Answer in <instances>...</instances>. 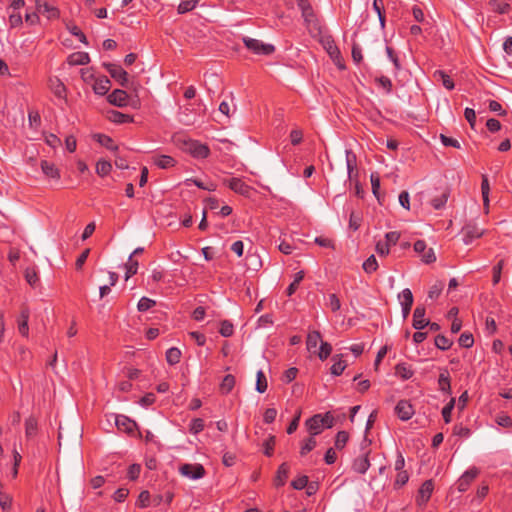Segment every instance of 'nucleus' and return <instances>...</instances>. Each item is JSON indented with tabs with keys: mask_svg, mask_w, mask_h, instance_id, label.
I'll return each instance as SVG.
<instances>
[{
	"mask_svg": "<svg viewBox=\"0 0 512 512\" xmlns=\"http://www.w3.org/2000/svg\"><path fill=\"white\" fill-rule=\"evenodd\" d=\"M235 385V378L232 375H226L224 379L222 380V383L220 385V390L222 393H228L230 392Z\"/></svg>",
	"mask_w": 512,
	"mask_h": 512,
	"instance_id": "nucleus-33",
	"label": "nucleus"
},
{
	"mask_svg": "<svg viewBox=\"0 0 512 512\" xmlns=\"http://www.w3.org/2000/svg\"><path fill=\"white\" fill-rule=\"evenodd\" d=\"M303 278H304V272H303V271H300V272H298V273H296V274H295L294 281H293V282L289 285V287L287 288V294H288L289 296H290V295H292V294L296 291V289H297V287H298V285H299L300 281H301Z\"/></svg>",
	"mask_w": 512,
	"mask_h": 512,
	"instance_id": "nucleus-43",
	"label": "nucleus"
},
{
	"mask_svg": "<svg viewBox=\"0 0 512 512\" xmlns=\"http://www.w3.org/2000/svg\"><path fill=\"white\" fill-rule=\"evenodd\" d=\"M504 266V261L500 260L493 268V284H497L501 279V273Z\"/></svg>",
	"mask_w": 512,
	"mask_h": 512,
	"instance_id": "nucleus-51",
	"label": "nucleus"
},
{
	"mask_svg": "<svg viewBox=\"0 0 512 512\" xmlns=\"http://www.w3.org/2000/svg\"><path fill=\"white\" fill-rule=\"evenodd\" d=\"M289 467L286 463H283L280 465L277 475L275 477V485L276 486H282L284 485L286 478L288 476Z\"/></svg>",
	"mask_w": 512,
	"mask_h": 512,
	"instance_id": "nucleus-25",
	"label": "nucleus"
},
{
	"mask_svg": "<svg viewBox=\"0 0 512 512\" xmlns=\"http://www.w3.org/2000/svg\"><path fill=\"white\" fill-rule=\"evenodd\" d=\"M317 445V442L316 440L314 439V436L311 435L310 438H308L305 443L303 444V446L301 447V450H300V453L301 455H305L306 453L310 452L311 450H313Z\"/></svg>",
	"mask_w": 512,
	"mask_h": 512,
	"instance_id": "nucleus-45",
	"label": "nucleus"
},
{
	"mask_svg": "<svg viewBox=\"0 0 512 512\" xmlns=\"http://www.w3.org/2000/svg\"><path fill=\"white\" fill-rule=\"evenodd\" d=\"M298 7L302 12V17L306 23V26L312 35H318L321 33V26L316 19L313 9L307 0H297Z\"/></svg>",
	"mask_w": 512,
	"mask_h": 512,
	"instance_id": "nucleus-2",
	"label": "nucleus"
},
{
	"mask_svg": "<svg viewBox=\"0 0 512 512\" xmlns=\"http://www.w3.org/2000/svg\"><path fill=\"white\" fill-rule=\"evenodd\" d=\"M308 431L312 436H315L322 432L325 428L322 420V414H316L306 421Z\"/></svg>",
	"mask_w": 512,
	"mask_h": 512,
	"instance_id": "nucleus-9",
	"label": "nucleus"
},
{
	"mask_svg": "<svg viewBox=\"0 0 512 512\" xmlns=\"http://www.w3.org/2000/svg\"><path fill=\"white\" fill-rule=\"evenodd\" d=\"M465 118L469 122L470 126L473 128L476 122V114L472 108H466L464 111Z\"/></svg>",
	"mask_w": 512,
	"mask_h": 512,
	"instance_id": "nucleus-64",
	"label": "nucleus"
},
{
	"mask_svg": "<svg viewBox=\"0 0 512 512\" xmlns=\"http://www.w3.org/2000/svg\"><path fill=\"white\" fill-rule=\"evenodd\" d=\"M155 304L156 302L154 300L147 297H142L138 302L137 309L140 312H145L155 306Z\"/></svg>",
	"mask_w": 512,
	"mask_h": 512,
	"instance_id": "nucleus-40",
	"label": "nucleus"
},
{
	"mask_svg": "<svg viewBox=\"0 0 512 512\" xmlns=\"http://www.w3.org/2000/svg\"><path fill=\"white\" fill-rule=\"evenodd\" d=\"M432 492H433L432 481L431 480L425 481L419 490V495L417 498L419 505H424L429 500Z\"/></svg>",
	"mask_w": 512,
	"mask_h": 512,
	"instance_id": "nucleus-14",
	"label": "nucleus"
},
{
	"mask_svg": "<svg viewBox=\"0 0 512 512\" xmlns=\"http://www.w3.org/2000/svg\"><path fill=\"white\" fill-rule=\"evenodd\" d=\"M115 425L119 430H122L126 433H132L136 428V423L124 415H117L115 417Z\"/></svg>",
	"mask_w": 512,
	"mask_h": 512,
	"instance_id": "nucleus-10",
	"label": "nucleus"
},
{
	"mask_svg": "<svg viewBox=\"0 0 512 512\" xmlns=\"http://www.w3.org/2000/svg\"><path fill=\"white\" fill-rule=\"evenodd\" d=\"M110 88V80L108 78H103L97 80L94 84V91L99 95H104L108 92Z\"/></svg>",
	"mask_w": 512,
	"mask_h": 512,
	"instance_id": "nucleus-28",
	"label": "nucleus"
},
{
	"mask_svg": "<svg viewBox=\"0 0 512 512\" xmlns=\"http://www.w3.org/2000/svg\"><path fill=\"white\" fill-rule=\"evenodd\" d=\"M126 275L125 279L128 280L132 275L137 273L138 269V261L132 258V255L129 256L127 263L125 264Z\"/></svg>",
	"mask_w": 512,
	"mask_h": 512,
	"instance_id": "nucleus-31",
	"label": "nucleus"
},
{
	"mask_svg": "<svg viewBox=\"0 0 512 512\" xmlns=\"http://www.w3.org/2000/svg\"><path fill=\"white\" fill-rule=\"evenodd\" d=\"M37 12L43 14L48 19H55L59 16V11L56 7L48 3H37Z\"/></svg>",
	"mask_w": 512,
	"mask_h": 512,
	"instance_id": "nucleus-17",
	"label": "nucleus"
},
{
	"mask_svg": "<svg viewBox=\"0 0 512 512\" xmlns=\"http://www.w3.org/2000/svg\"><path fill=\"white\" fill-rule=\"evenodd\" d=\"M154 163L162 169H167L175 165V160L168 155H162L154 160Z\"/></svg>",
	"mask_w": 512,
	"mask_h": 512,
	"instance_id": "nucleus-27",
	"label": "nucleus"
},
{
	"mask_svg": "<svg viewBox=\"0 0 512 512\" xmlns=\"http://www.w3.org/2000/svg\"><path fill=\"white\" fill-rule=\"evenodd\" d=\"M328 306L333 310L337 311L340 309L341 304L339 298L335 294H330L328 297Z\"/></svg>",
	"mask_w": 512,
	"mask_h": 512,
	"instance_id": "nucleus-59",
	"label": "nucleus"
},
{
	"mask_svg": "<svg viewBox=\"0 0 512 512\" xmlns=\"http://www.w3.org/2000/svg\"><path fill=\"white\" fill-rule=\"evenodd\" d=\"M141 471V466L139 464H132L128 469V477L131 480H135L138 478Z\"/></svg>",
	"mask_w": 512,
	"mask_h": 512,
	"instance_id": "nucleus-61",
	"label": "nucleus"
},
{
	"mask_svg": "<svg viewBox=\"0 0 512 512\" xmlns=\"http://www.w3.org/2000/svg\"><path fill=\"white\" fill-rule=\"evenodd\" d=\"M442 289H443L442 282H438V283L434 284L428 292V297L430 299L437 298L441 294Z\"/></svg>",
	"mask_w": 512,
	"mask_h": 512,
	"instance_id": "nucleus-52",
	"label": "nucleus"
},
{
	"mask_svg": "<svg viewBox=\"0 0 512 512\" xmlns=\"http://www.w3.org/2000/svg\"><path fill=\"white\" fill-rule=\"evenodd\" d=\"M378 267L377 260L374 255H371L364 263H363V269L367 273L374 272Z\"/></svg>",
	"mask_w": 512,
	"mask_h": 512,
	"instance_id": "nucleus-42",
	"label": "nucleus"
},
{
	"mask_svg": "<svg viewBox=\"0 0 512 512\" xmlns=\"http://www.w3.org/2000/svg\"><path fill=\"white\" fill-rule=\"evenodd\" d=\"M127 97L124 90L116 89L108 96V101L115 106L122 107L126 105Z\"/></svg>",
	"mask_w": 512,
	"mask_h": 512,
	"instance_id": "nucleus-16",
	"label": "nucleus"
},
{
	"mask_svg": "<svg viewBox=\"0 0 512 512\" xmlns=\"http://www.w3.org/2000/svg\"><path fill=\"white\" fill-rule=\"evenodd\" d=\"M204 428V421L200 418H196L192 421L190 431L194 434L201 432Z\"/></svg>",
	"mask_w": 512,
	"mask_h": 512,
	"instance_id": "nucleus-54",
	"label": "nucleus"
},
{
	"mask_svg": "<svg viewBox=\"0 0 512 512\" xmlns=\"http://www.w3.org/2000/svg\"><path fill=\"white\" fill-rule=\"evenodd\" d=\"M422 260L427 264L435 262L436 255L434 253V250L432 248L426 249L425 252L422 254Z\"/></svg>",
	"mask_w": 512,
	"mask_h": 512,
	"instance_id": "nucleus-58",
	"label": "nucleus"
},
{
	"mask_svg": "<svg viewBox=\"0 0 512 512\" xmlns=\"http://www.w3.org/2000/svg\"><path fill=\"white\" fill-rule=\"evenodd\" d=\"M463 232L465 234V237L463 239L465 244H469L472 241V239L479 238L484 234V230L472 224H467L463 228Z\"/></svg>",
	"mask_w": 512,
	"mask_h": 512,
	"instance_id": "nucleus-13",
	"label": "nucleus"
},
{
	"mask_svg": "<svg viewBox=\"0 0 512 512\" xmlns=\"http://www.w3.org/2000/svg\"><path fill=\"white\" fill-rule=\"evenodd\" d=\"M369 451H367L362 456L356 458L353 462V470L357 473L364 474L370 467V462L368 459Z\"/></svg>",
	"mask_w": 512,
	"mask_h": 512,
	"instance_id": "nucleus-15",
	"label": "nucleus"
},
{
	"mask_svg": "<svg viewBox=\"0 0 512 512\" xmlns=\"http://www.w3.org/2000/svg\"><path fill=\"white\" fill-rule=\"evenodd\" d=\"M360 224H361V217L358 214H356L355 212H352L350 214L349 227L352 228L353 230H357L360 227Z\"/></svg>",
	"mask_w": 512,
	"mask_h": 512,
	"instance_id": "nucleus-56",
	"label": "nucleus"
},
{
	"mask_svg": "<svg viewBox=\"0 0 512 512\" xmlns=\"http://www.w3.org/2000/svg\"><path fill=\"white\" fill-rule=\"evenodd\" d=\"M173 141L182 151L191 154L193 157L206 158L209 155L210 150L208 146L198 141L184 136H175Z\"/></svg>",
	"mask_w": 512,
	"mask_h": 512,
	"instance_id": "nucleus-1",
	"label": "nucleus"
},
{
	"mask_svg": "<svg viewBox=\"0 0 512 512\" xmlns=\"http://www.w3.org/2000/svg\"><path fill=\"white\" fill-rule=\"evenodd\" d=\"M488 5L493 11L499 12L501 14L506 13L510 7L508 3L502 2L500 0H490Z\"/></svg>",
	"mask_w": 512,
	"mask_h": 512,
	"instance_id": "nucleus-30",
	"label": "nucleus"
},
{
	"mask_svg": "<svg viewBox=\"0 0 512 512\" xmlns=\"http://www.w3.org/2000/svg\"><path fill=\"white\" fill-rule=\"evenodd\" d=\"M150 504V493L148 491H142L138 497L137 505L141 508H145Z\"/></svg>",
	"mask_w": 512,
	"mask_h": 512,
	"instance_id": "nucleus-48",
	"label": "nucleus"
},
{
	"mask_svg": "<svg viewBox=\"0 0 512 512\" xmlns=\"http://www.w3.org/2000/svg\"><path fill=\"white\" fill-rule=\"evenodd\" d=\"M434 78L442 82V84L449 90L454 88V83L451 80L450 76L447 75L444 71L437 70L434 72Z\"/></svg>",
	"mask_w": 512,
	"mask_h": 512,
	"instance_id": "nucleus-26",
	"label": "nucleus"
},
{
	"mask_svg": "<svg viewBox=\"0 0 512 512\" xmlns=\"http://www.w3.org/2000/svg\"><path fill=\"white\" fill-rule=\"evenodd\" d=\"M107 117L110 121L114 123H125L132 121V118L129 115L123 114L116 110L109 111Z\"/></svg>",
	"mask_w": 512,
	"mask_h": 512,
	"instance_id": "nucleus-23",
	"label": "nucleus"
},
{
	"mask_svg": "<svg viewBox=\"0 0 512 512\" xmlns=\"http://www.w3.org/2000/svg\"><path fill=\"white\" fill-rule=\"evenodd\" d=\"M479 470L477 468H471L467 470L457 481V489L459 492H464L468 489L471 482L477 477Z\"/></svg>",
	"mask_w": 512,
	"mask_h": 512,
	"instance_id": "nucleus-7",
	"label": "nucleus"
},
{
	"mask_svg": "<svg viewBox=\"0 0 512 512\" xmlns=\"http://www.w3.org/2000/svg\"><path fill=\"white\" fill-rule=\"evenodd\" d=\"M473 342H474V339H473V336L471 334L463 333L459 337V344L462 347L469 348V347H471L473 345Z\"/></svg>",
	"mask_w": 512,
	"mask_h": 512,
	"instance_id": "nucleus-49",
	"label": "nucleus"
},
{
	"mask_svg": "<svg viewBox=\"0 0 512 512\" xmlns=\"http://www.w3.org/2000/svg\"><path fill=\"white\" fill-rule=\"evenodd\" d=\"M112 165L108 161L100 160L96 165V172L100 176H105L111 171Z\"/></svg>",
	"mask_w": 512,
	"mask_h": 512,
	"instance_id": "nucleus-38",
	"label": "nucleus"
},
{
	"mask_svg": "<svg viewBox=\"0 0 512 512\" xmlns=\"http://www.w3.org/2000/svg\"><path fill=\"white\" fill-rule=\"evenodd\" d=\"M396 375L403 379H409L412 376V372L405 365L398 364L396 366Z\"/></svg>",
	"mask_w": 512,
	"mask_h": 512,
	"instance_id": "nucleus-46",
	"label": "nucleus"
},
{
	"mask_svg": "<svg viewBox=\"0 0 512 512\" xmlns=\"http://www.w3.org/2000/svg\"><path fill=\"white\" fill-rule=\"evenodd\" d=\"M332 347L327 342H321L320 345V351L318 353V356L321 360H325L331 353Z\"/></svg>",
	"mask_w": 512,
	"mask_h": 512,
	"instance_id": "nucleus-47",
	"label": "nucleus"
},
{
	"mask_svg": "<svg viewBox=\"0 0 512 512\" xmlns=\"http://www.w3.org/2000/svg\"><path fill=\"white\" fill-rule=\"evenodd\" d=\"M105 67L111 77L117 80L121 86L129 87L128 74L125 70L115 64H106Z\"/></svg>",
	"mask_w": 512,
	"mask_h": 512,
	"instance_id": "nucleus-5",
	"label": "nucleus"
},
{
	"mask_svg": "<svg viewBox=\"0 0 512 512\" xmlns=\"http://www.w3.org/2000/svg\"><path fill=\"white\" fill-rule=\"evenodd\" d=\"M425 308L422 306L416 307L413 313V327L417 330L423 329L429 324V321L424 318Z\"/></svg>",
	"mask_w": 512,
	"mask_h": 512,
	"instance_id": "nucleus-12",
	"label": "nucleus"
},
{
	"mask_svg": "<svg viewBox=\"0 0 512 512\" xmlns=\"http://www.w3.org/2000/svg\"><path fill=\"white\" fill-rule=\"evenodd\" d=\"M349 439V435L345 431H339L336 435L335 439V447L337 449H342L346 445L347 441Z\"/></svg>",
	"mask_w": 512,
	"mask_h": 512,
	"instance_id": "nucleus-41",
	"label": "nucleus"
},
{
	"mask_svg": "<svg viewBox=\"0 0 512 512\" xmlns=\"http://www.w3.org/2000/svg\"><path fill=\"white\" fill-rule=\"evenodd\" d=\"M449 197V192L445 191L440 196H436L432 199V205L435 209H441L445 206Z\"/></svg>",
	"mask_w": 512,
	"mask_h": 512,
	"instance_id": "nucleus-37",
	"label": "nucleus"
},
{
	"mask_svg": "<svg viewBox=\"0 0 512 512\" xmlns=\"http://www.w3.org/2000/svg\"><path fill=\"white\" fill-rule=\"evenodd\" d=\"M181 358V351L176 348L172 347L167 350L166 352V360L170 365H175L180 361Z\"/></svg>",
	"mask_w": 512,
	"mask_h": 512,
	"instance_id": "nucleus-29",
	"label": "nucleus"
},
{
	"mask_svg": "<svg viewBox=\"0 0 512 512\" xmlns=\"http://www.w3.org/2000/svg\"><path fill=\"white\" fill-rule=\"evenodd\" d=\"M243 42L249 50L258 55H270L275 51L273 45L264 43L258 39L244 37Z\"/></svg>",
	"mask_w": 512,
	"mask_h": 512,
	"instance_id": "nucleus-3",
	"label": "nucleus"
},
{
	"mask_svg": "<svg viewBox=\"0 0 512 512\" xmlns=\"http://www.w3.org/2000/svg\"><path fill=\"white\" fill-rule=\"evenodd\" d=\"M439 388L443 392L449 393L451 390L449 372L444 369L438 379Z\"/></svg>",
	"mask_w": 512,
	"mask_h": 512,
	"instance_id": "nucleus-24",
	"label": "nucleus"
},
{
	"mask_svg": "<svg viewBox=\"0 0 512 512\" xmlns=\"http://www.w3.org/2000/svg\"><path fill=\"white\" fill-rule=\"evenodd\" d=\"M345 368H346V364H345V362L339 359L338 361H336V362L332 365V367H331V373H332L333 375L338 376V375H340V374L344 371V369H345Z\"/></svg>",
	"mask_w": 512,
	"mask_h": 512,
	"instance_id": "nucleus-53",
	"label": "nucleus"
},
{
	"mask_svg": "<svg viewBox=\"0 0 512 512\" xmlns=\"http://www.w3.org/2000/svg\"><path fill=\"white\" fill-rule=\"evenodd\" d=\"M257 381H256V390L259 393H264L267 389V380L264 375V373L259 370L256 374Z\"/></svg>",
	"mask_w": 512,
	"mask_h": 512,
	"instance_id": "nucleus-35",
	"label": "nucleus"
},
{
	"mask_svg": "<svg viewBox=\"0 0 512 512\" xmlns=\"http://www.w3.org/2000/svg\"><path fill=\"white\" fill-rule=\"evenodd\" d=\"M90 61L89 55L85 52H76L69 56L70 65H85Z\"/></svg>",
	"mask_w": 512,
	"mask_h": 512,
	"instance_id": "nucleus-18",
	"label": "nucleus"
},
{
	"mask_svg": "<svg viewBox=\"0 0 512 512\" xmlns=\"http://www.w3.org/2000/svg\"><path fill=\"white\" fill-rule=\"evenodd\" d=\"M179 473L186 478L191 480H197L205 475V469L201 464H189L185 463L179 467Z\"/></svg>",
	"mask_w": 512,
	"mask_h": 512,
	"instance_id": "nucleus-4",
	"label": "nucleus"
},
{
	"mask_svg": "<svg viewBox=\"0 0 512 512\" xmlns=\"http://www.w3.org/2000/svg\"><path fill=\"white\" fill-rule=\"evenodd\" d=\"M12 504V497L0 492V506L3 510H8Z\"/></svg>",
	"mask_w": 512,
	"mask_h": 512,
	"instance_id": "nucleus-55",
	"label": "nucleus"
},
{
	"mask_svg": "<svg viewBox=\"0 0 512 512\" xmlns=\"http://www.w3.org/2000/svg\"><path fill=\"white\" fill-rule=\"evenodd\" d=\"M20 317H21V319L18 322V330L23 336H28V332H29V328H28L29 311H28V309H23Z\"/></svg>",
	"mask_w": 512,
	"mask_h": 512,
	"instance_id": "nucleus-21",
	"label": "nucleus"
},
{
	"mask_svg": "<svg viewBox=\"0 0 512 512\" xmlns=\"http://www.w3.org/2000/svg\"><path fill=\"white\" fill-rule=\"evenodd\" d=\"M400 298H402V302H401V305H402V312H403V317L404 318H407V316L409 315L410 313V310H411V307H412V304H413V295H412V292L410 289L406 288L404 289L401 294L399 295Z\"/></svg>",
	"mask_w": 512,
	"mask_h": 512,
	"instance_id": "nucleus-11",
	"label": "nucleus"
},
{
	"mask_svg": "<svg viewBox=\"0 0 512 512\" xmlns=\"http://www.w3.org/2000/svg\"><path fill=\"white\" fill-rule=\"evenodd\" d=\"M395 411L398 417L404 421L409 420L414 414L412 405L406 400L399 401L395 407Z\"/></svg>",
	"mask_w": 512,
	"mask_h": 512,
	"instance_id": "nucleus-8",
	"label": "nucleus"
},
{
	"mask_svg": "<svg viewBox=\"0 0 512 512\" xmlns=\"http://www.w3.org/2000/svg\"><path fill=\"white\" fill-rule=\"evenodd\" d=\"M323 342L321 340V335L318 331H312L308 334L307 337V348L309 350H312L313 348H316L318 343Z\"/></svg>",
	"mask_w": 512,
	"mask_h": 512,
	"instance_id": "nucleus-32",
	"label": "nucleus"
},
{
	"mask_svg": "<svg viewBox=\"0 0 512 512\" xmlns=\"http://www.w3.org/2000/svg\"><path fill=\"white\" fill-rule=\"evenodd\" d=\"M197 2V0L182 1L178 6V13L184 14L186 12L193 10L196 7Z\"/></svg>",
	"mask_w": 512,
	"mask_h": 512,
	"instance_id": "nucleus-39",
	"label": "nucleus"
},
{
	"mask_svg": "<svg viewBox=\"0 0 512 512\" xmlns=\"http://www.w3.org/2000/svg\"><path fill=\"white\" fill-rule=\"evenodd\" d=\"M49 87L50 89L52 90V92L55 94V96L59 97V98H63L64 95H65V86L63 85V83L55 78V79H50L49 80Z\"/></svg>",
	"mask_w": 512,
	"mask_h": 512,
	"instance_id": "nucleus-22",
	"label": "nucleus"
},
{
	"mask_svg": "<svg viewBox=\"0 0 512 512\" xmlns=\"http://www.w3.org/2000/svg\"><path fill=\"white\" fill-rule=\"evenodd\" d=\"M228 187L233 190L235 193H238L245 197H250L252 192V188L244 183L240 178H232L226 181Z\"/></svg>",
	"mask_w": 512,
	"mask_h": 512,
	"instance_id": "nucleus-6",
	"label": "nucleus"
},
{
	"mask_svg": "<svg viewBox=\"0 0 512 512\" xmlns=\"http://www.w3.org/2000/svg\"><path fill=\"white\" fill-rule=\"evenodd\" d=\"M315 243L319 246L334 249V243L331 239L319 236L315 238Z\"/></svg>",
	"mask_w": 512,
	"mask_h": 512,
	"instance_id": "nucleus-57",
	"label": "nucleus"
},
{
	"mask_svg": "<svg viewBox=\"0 0 512 512\" xmlns=\"http://www.w3.org/2000/svg\"><path fill=\"white\" fill-rule=\"evenodd\" d=\"M37 430V421L33 417H29L25 422V434L30 438L35 435Z\"/></svg>",
	"mask_w": 512,
	"mask_h": 512,
	"instance_id": "nucleus-34",
	"label": "nucleus"
},
{
	"mask_svg": "<svg viewBox=\"0 0 512 512\" xmlns=\"http://www.w3.org/2000/svg\"><path fill=\"white\" fill-rule=\"evenodd\" d=\"M25 278L31 286H35L38 282V276L34 270L27 269L25 272Z\"/></svg>",
	"mask_w": 512,
	"mask_h": 512,
	"instance_id": "nucleus-62",
	"label": "nucleus"
},
{
	"mask_svg": "<svg viewBox=\"0 0 512 512\" xmlns=\"http://www.w3.org/2000/svg\"><path fill=\"white\" fill-rule=\"evenodd\" d=\"M307 483H308V477L307 476H301L297 479H295L293 482H292V486L295 488V489H303L307 486Z\"/></svg>",
	"mask_w": 512,
	"mask_h": 512,
	"instance_id": "nucleus-63",
	"label": "nucleus"
},
{
	"mask_svg": "<svg viewBox=\"0 0 512 512\" xmlns=\"http://www.w3.org/2000/svg\"><path fill=\"white\" fill-rule=\"evenodd\" d=\"M96 139L98 143L101 144L102 146L113 151L117 150V146L114 144L113 140L110 137L103 134H99L96 136Z\"/></svg>",
	"mask_w": 512,
	"mask_h": 512,
	"instance_id": "nucleus-36",
	"label": "nucleus"
},
{
	"mask_svg": "<svg viewBox=\"0 0 512 512\" xmlns=\"http://www.w3.org/2000/svg\"><path fill=\"white\" fill-rule=\"evenodd\" d=\"M41 169L43 171V173L47 176V177H50L52 179H59V171L58 169L54 166V164L46 161V160H43L41 162Z\"/></svg>",
	"mask_w": 512,
	"mask_h": 512,
	"instance_id": "nucleus-20",
	"label": "nucleus"
},
{
	"mask_svg": "<svg viewBox=\"0 0 512 512\" xmlns=\"http://www.w3.org/2000/svg\"><path fill=\"white\" fill-rule=\"evenodd\" d=\"M220 333L224 337H230L233 334V325L229 321L221 323Z\"/></svg>",
	"mask_w": 512,
	"mask_h": 512,
	"instance_id": "nucleus-50",
	"label": "nucleus"
},
{
	"mask_svg": "<svg viewBox=\"0 0 512 512\" xmlns=\"http://www.w3.org/2000/svg\"><path fill=\"white\" fill-rule=\"evenodd\" d=\"M323 45L332 60H339L340 51L330 37L323 40Z\"/></svg>",
	"mask_w": 512,
	"mask_h": 512,
	"instance_id": "nucleus-19",
	"label": "nucleus"
},
{
	"mask_svg": "<svg viewBox=\"0 0 512 512\" xmlns=\"http://www.w3.org/2000/svg\"><path fill=\"white\" fill-rule=\"evenodd\" d=\"M452 342L443 335H438L435 338V345L441 350H447L450 348Z\"/></svg>",
	"mask_w": 512,
	"mask_h": 512,
	"instance_id": "nucleus-44",
	"label": "nucleus"
},
{
	"mask_svg": "<svg viewBox=\"0 0 512 512\" xmlns=\"http://www.w3.org/2000/svg\"><path fill=\"white\" fill-rule=\"evenodd\" d=\"M390 245L386 242L379 241L376 244V251L380 256H386L389 254Z\"/></svg>",
	"mask_w": 512,
	"mask_h": 512,
	"instance_id": "nucleus-60",
	"label": "nucleus"
}]
</instances>
